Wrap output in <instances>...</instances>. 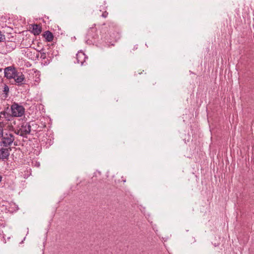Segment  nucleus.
Returning a JSON list of instances; mask_svg holds the SVG:
<instances>
[{"label":"nucleus","mask_w":254,"mask_h":254,"mask_svg":"<svg viewBox=\"0 0 254 254\" xmlns=\"http://www.w3.org/2000/svg\"><path fill=\"white\" fill-rule=\"evenodd\" d=\"M11 116L14 117H21L24 115L25 108L22 105L14 102L11 106Z\"/></svg>","instance_id":"nucleus-1"},{"label":"nucleus","mask_w":254,"mask_h":254,"mask_svg":"<svg viewBox=\"0 0 254 254\" xmlns=\"http://www.w3.org/2000/svg\"><path fill=\"white\" fill-rule=\"evenodd\" d=\"M1 138L0 144L5 147L10 146L15 139L13 134L10 132L3 133Z\"/></svg>","instance_id":"nucleus-2"},{"label":"nucleus","mask_w":254,"mask_h":254,"mask_svg":"<svg viewBox=\"0 0 254 254\" xmlns=\"http://www.w3.org/2000/svg\"><path fill=\"white\" fill-rule=\"evenodd\" d=\"M31 126L28 123H23L20 128L18 130L17 134L21 136H24L29 134L31 131Z\"/></svg>","instance_id":"nucleus-3"},{"label":"nucleus","mask_w":254,"mask_h":254,"mask_svg":"<svg viewBox=\"0 0 254 254\" xmlns=\"http://www.w3.org/2000/svg\"><path fill=\"white\" fill-rule=\"evenodd\" d=\"M14 79L15 84L18 86H21L24 84L25 78L24 75L21 72L17 71L12 78Z\"/></svg>","instance_id":"nucleus-4"},{"label":"nucleus","mask_w":254,"mask_h":254,"mask_svg":"<svg viewBox=\"0 0 254 254\" xmlns=\"http://www.w3.org/2000/svg\"><path fill=\"white\" fill-rule=\"evenodd\" d=\"M17 71L14 67L8 66L4 69V76L9 80L12 79Z\"/></svg>","instance_id":"nucleus-5"},{"label":"nucleus","mask_w":254,"mask_h":254,"mask_svg":"<svg viewBox=\"0 0 254 254\" xmlns=\"http://www.w3.org/2000/svg\"><path fill=\"white\" fill-rule=\"evenodd\" d=\"M11 149L10 147H1L0 148V160L5 161L8 159L10 151Z\"/></svg>","instance_id":"nucleus-6"},{"label":"nucleus","mask_w":254,"mask_h":254,"mask_svg":"<svg viewBox=\"0 0 254 254\" xmlns=\"http://www.w3.org/2000/svg\"><path fill=\"white\" fill-rule=\"evenodd\" d=\"M97 29L95 27L90 28L87 32V36L88 40L91 39L93 40L94 42H95L96 40L99 39V35L96 33Z\"/></svg>","instance_id":"nucleus-7"},{"label":"nucleus","mask_w":254,"mask_h":254,"mask_svg":"<svg viewBox=\"0 0 254 254\" xmlns=\"http://www.w3.org/2000/svg\"><path fill=\"white\" fill-rule=\"evenodd\" d=\"M87 58L85 54L82 52H79L76 54V60L78 64H83Z\"/></svg>","instance_id":"nucleus-8"},{"label":"nucleus","mask_w":254,"mask_h":254,"mask_svg":"<svg viewBox=\"0 0 254 254\" xmlns=\"http://www.w3.org/2000/svg\"><path fill=\"white\" fill-rule=\"evenodd\" d=\"M5 48L7 52H11L15 49L16 44L13 41H7L5 42Z\"/></svg>","instance_id":"nucleus-9"},{"label":"nucleus","mask_w":254,"mask_h":254,"mask_svg":"<svg viewBox=\"0 0 254 254\" xmlns=\"http://www.w3.org/2000/svg\"><path fill=\"white\" fill-rule=\"evenodd\" d=\"M9 92V88L8 85L6 84H3L2 85V97L4 99H6L8 97V94Z\"/></svg>","instance_id":"nucleus-10"},{"label":"nucleus","mask_w":254,"mask_h":254,"mask_svg":"<svg viewBox=\"0 0 254 254\" xmlns=\"http://www.w3.org/2000/svg\"><path fill=\"white\" fill-rule=\"evenodd\" d=\"M43 36L47 42L52 41L54 38L53 34L49 31H45L43 33Z\"/></svg>","instance_id":"nucleus-11"},{"label":"nucleus","mask_w":254,"mask_h":254,"mask_svg":"<svg viewBox=\"0 0 254 254\" xmlns=\"http://www.w3.org/2000/svg\"><path fill=\"white\" fill-rule=\"evenodd\" d=\"M32 27V32L34 35H38L41 32V27L39 25L34 24Z\"/></svg>","instance_id":"nucleus-12"},{"label":"nucleus","mask_w":254,"mask_h":254,"mask_svg":"<svg viewBox=\"0 0 254 254\" xmlns=\"http://www.w3.org/2000/svg\"><path fill=\"white\" fill-rule=\"evenodd\" d=\"M40 58L42 60H44L45 64H48L50 63L51 59L47 58V55L46 52H44V50L42 49L40 51Z\"/></svg>","instance_id":"nucleus-13"},{"label":"nucleus","mask_w":254,"mask_h":254,"mask_svg":"<svg viewBox=\"0 0 254 254\" xmlns=\"http://www.w3.org/2000/svg\"><path fill=\"white\" fill-rule=\"evenodd\" d=\"M106 29H102V31L101 32V34H100L101 39H103L105 40L109 39V36L106 34Z\"/></svg>","instance_id":"nucleus-14"},{"label":"nucleus","mask_w":254,"mask_h":254,"mask_svg":"<svg viewBox=\"0 0 254 254\" xmlns=\"http://www.w3.org/2000/svg\"><path fill=\"white\" fill-rule=\"evenodd\" d=\"M4 124L2 122H0V138L2 136L3 133Z\"/></svg>","instance_id":"nucleus-15"},{"label":"nucleus","mask_w":254,"mask_h":254,"mask_svg":"<svg viewBox=\"0 0 254 254\" xmlns=\"http://www.w3.org/2000/svg\"><path fill=\"white\" fill-rule=\"evenodd\" d=\"M5 39V35L0 31V42L3 41Z\"/></svg>","instance_id":"nucleus-16"},{"label":"nucleus","mask_w":254,"mask_h":254,"mask_svg":"<svg viewBox=\"0 0 254 254\" xmlns=\"http://www.w3.org/2000/svg\"><path fill=\"white\" fill-rule=\"evenodd\" d=\"M108 12L106 10H105L102 12L101 16L104 18H106L108 16Z\"/></svg>","instance_id":"nucleus-17"},{"label":"nucleus","mask_w":254,"mask_h":254,"mask_svg":"<svg viewBox=\"0 0 254 254\" xmlns=\"http://www.w3.org/2000/svg\"><path fill=\"white\" fill-rule=\"evenodd\" d=\"M137 49H138V46L137 45H135V46H134L133 50L134 51L135 50H136Z\"/></svg>","instance_id":"nucleus-18"},{"label":"nucleus","mask_w":254,"mask_h":254,"mask_svg":"<svg viewBox=\"0 0 254 254\" xmlns=\"http://www.w3.org/2000/svg\"><path fill=\"white\" fill-rule=\"evenodd\" d=\"M1 178H1V176L0 175V182L1 181Z\"/></svg>","instance_id":"nucleus-19"}]
</instances>
